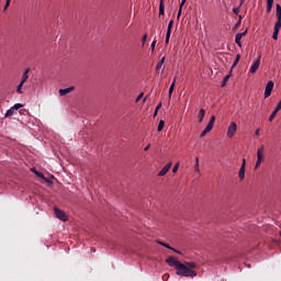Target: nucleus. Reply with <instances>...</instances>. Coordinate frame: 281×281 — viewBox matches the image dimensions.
I'll return each instance as SVG.
<instances>
[{
	"label": "nucleus",
	"instance_id": "f257e3e1",
	"mask_svg": "<svg viewBox=\"0 0 281 281\" xmlns=\"http://www.w3.org/2000/svg\"><path fill=\"white\" fill-rule=\"evenodd\" d=\"M176 273L182 278H196V271L188 268V266H184V263L178 266Z\"/></svg>",
	"mask_w": 281,
	"mask_h": 281
},
{
	"label": "nucleus",
	"instance_id": "9b49d317",
	"mask_svg": "<svg viewBox=\"0 0 281 281\" xmlns=\"http://www.w3.org/2000/svg\"><path fill=\"white\" fill-rule=\"evenodd\" d=\"M212 128H214V124L207 123L205 128L202 131L200 137H205L207 135V133H210V131H212Z\"/></svg>",
	"mask_w": 281,
	"mask_h": 281
},
{
	"label": "nucleus",
	"instance_id": "c85d7f7f",
	"mask_svg": "<svg viewBox=\"0 0 281 281\" xmlns=\"http://www.w3.org/2000/svg\"><path fill=\"white\" fill-rule=\"evenodd\" d=\"M241 21H243V18L239 15V20H238L237 23L235 24L234 30H238V27H240Z\"/></svg>",
	"mask_w": 281,
	"mask_h": 281
},
{
	"label": "nucleus",
	"instance_id": "7c9ffc66",
	"mask_svg": "<svg viewBox=\"0 0 281 281\" xmlns=\"http://www.w3.org/2000/svg\"><path fill=\"white\" fill-rule=\"evenodd\" d=\"M280 34V31H273V34H272V38L274 40V41H278V35Z\"/></svg>",
	"mask_w": 281,
	"mask_h": 281
},
{
	"label": "nucleus",
	"instance_id": "f8f14e48",
	"mask_svg": "<svg viewBox=\"0 0 281 281\" xmlns=\"http://www.w3.org/2000/svg\"><path fill=\"white\" fill-rule=\"evenodd\" d=\"M260 67V58H258L250 67V74H256Z\"/></svg>",
	"mask_w": 281,
	"mask_h": 281
},
{
	"label": "nucleus",
	"instance_id": "a18cd8bd",
	"mask_svg": "<svg viewBox=\"0 0 281 281\" xmlns=\"http://www.w3.org/2000/svg\"><path fill=\"white\" fill-rule=\"evenodd\" d=\"M169 276L168 274H164L162 276V280H168Z\"/></svg>",
	"mask_w": 281,
	"mask_h": 281
},
{
	"label": "nucleus",
	"instance_id": "bb28decb",
	"mask_svg": "<svg viewBox=\"0 0 281 281\" xmlns=\"http://www.w3.org/2000/svg\"><path fill=\"white\" fill-rule=\"evenodd\" d=\"M23 85L24 83L20 82V85L16 87V93H20V94L23 93V90H22L23 89Z\"/></svg>",
	"mask_w": 281,
	"mask_h": 281
},
{
	"label": "nucleus",
	"instance_id": "864d4df0",
	"mask_svg": "<svg viewBox=\"0 0 281 281\" xmlns=\"http://www.w3.org/2000/svg\"><path fill=\"white\" fill-rule=\"evenodd\" d=\"M160 3H164V0H160Z\"/></svg>",
	"mask_w": 281,
	"mask_h": 281
},
{
	"label": "nucleus",
	"instance_id": "aec40b11",
	"mask_svg": "<svg viewBox=\"0 0 281 281\" xmlns=\"http://www.w3.org/2000/svg\"><path fill=\"white\" fill-rule=\"evenodd\" d=\"M199 122H203V117H205V111L201 109L198 114Z\"/></svg>",
	"mask_w": 281,
	"mask_h": 281
},
{
	"label": "nucleus",
	"instance_id": "a19ab883",
	"mask_svg": "<svg viewBox=\"0 0 281 281\" xmlns=\"http://www.w3.org/2000/svg\"><path fill=\"white\" fill-rule=\"evenodd\" d=\"M160 65H164V63H166V57H162L159 61Z\"/></svg>",
	"mask_w": 281,
	"mask_h": 281
},
{
	"label": "nucleus",
	"instance_id": "ea45409f",
	"mask_svg": "<svg viewBox=\"0 0 281 281\" xmlns=\"http://www.w3.org/2000/svg\"><path fill=\"white\" fill-rule=\"evenodd\" d=\"M162 67H164V65L158 63L156 66L157 71H159V69H161Z\"/></svg>",
	"mask_w": 281,
	"mask_h": 281
},
{
	"label": "nucleus",
	"instance_id": "412c9836",
	"mask_svg": "<svg viewBox=\"0 0 281 281\" xmlns=\"http://www.w3.org/2000/svg\"><path fill=\"white\" fill-rule=\"evenodd\" d=\"M166 125V122L164 120H160L158 123V132L161 133L164 131V126Z\"/></svg>",
	"mask_w": 281,
	"mask_h": 281
},
{
	"label": "nucleus",
	"instance_id": "c756f323",
	"mask_svg": "<svg viewBox=\"0 0 281 281\" xmlns=\"http://www.w3.org/2000/svg\"><path fill=\"white\" fill-rule=\"evenodd\" d=\"M175 91V83H171L169 88V98H172V92Z\"/></svg>",
	"mask_w": 281,
	"mask_h": 281
},
{
	"label": "nucleus",
	"instance_id": "cd10ccee",
	"mask_svg": "<svg viewBox=\"0 0 281 281\" xmlns=\"http://www.w3.org/2000/svg\"><path fill=\"white\" fill-rule=\"evenodd\" d=\"M240 60V55H237L236 58H235V61L232 66V69H234V67H236V65H238V61Z\"/></svg>",
	"mask_w": 281,
	"mask_h": 281
},
{
	"label": "nucleus",
	"instance_id": "72a5a7b5",
	"mask_svg": "<svg viewBox=\"0 0 281 281\" xmlns=\"http://www.w3.org/2000/svg\"><path fill=\"white\" fill-rule=\"evenodd\" d=\"M12 0H7L5 1V4H4V10H8V8H10V2H11Z\"/></svg>",
	"mask_w": 281,
	"mask_h": 281
},
{
	"label": "nucleus",
	"instance_id": "a211bd4d",
	"mask_svg": "<svg viewBox=\"0 0 281 281\" xmlns=\"http://www.w3.org/2000/svg\"><path fill=\"white\" fill-rule=\"evenodd\" d=\"M166 12V5L162 2L159 3V16H164Z\"/></svg>",
	"mask_w": 281,
	"mask_h": 281
},
{
	"label": "nucleus",
	"instance_id": "5701e85b",
	"mask_svg": "<svg viewBox=\"0 0 281 281\" xmlns=\"http://www.w3.org/2000/svg\"><path fill=\"white\" fill-rule=\"evenodd\" d=\"M172 25H175V21L171 20L168 24V27H167V33H171L172 34Z\"/></svg>",
	"mask_w": 281,
	"mask_h": 281
},
{
	"label": "nucleus",
	"instance_id": "09e8293b",
	"mask_svg": "<svg viewBox=\"0 0 281 281\" xmlns=\"http://www.w3.org/2000/svg\"><path fill=\"white\" fill-rule=\"evenodd\" d=\"M255 134L260 135V130H256Z\"/></svg>",
	"mask_w": 281,
	"mask_h": 281
},
{
	"label": "nucleus",
	"instance_id": "2eb2a0df",
	"mask_svg": "<svg viewBox=\"0 0 281 281\" xmlns=\"http://www.w3.org/2000/svg\"><path fill=\"white\" fill-rule=\"evenodd\" d=\"M75 87H69L65 89H59V95H67V93H71V91H75Z\"/></svg>",
	"mask_w": 281,
	"mask_h": 281
},
{
	"label": "nucleus",
	"instance_id": "4468645a",
	"mask_svg": "<svg viewBox=\"0 0 281 281\" xmlns=\"http://www.w3.org/2000/svg\"><path fill=\"white\" fill-rule=\"evenodd\" d=\"M27 78H30V68H26L25 71L22 75L21 83L25 85L27 82Z\"/></svg>",
	"mask_w": 281,
	"mask_h": 281
},
{
	"label": "nucleus",
	"instance_id": "0eeeda50",
	"mask_svg": "<svg viewBox=\"0 0 281 281\" xmlns=\"http://www.w3.org/2000/svg\"><path fill=\"white\" fill-rule=\"evenodd\" d=\"M276 83L273 81H268L265 89V98H269L271 95V91H273V87Z\"/></svg>",
	"mask_w": 281,
	"mask_h": 281
},
{
	"label": "nucleus",
	"instance_id": "de8ad7c7",
	"mask_svg": "<svg viewBox=\"0 0 281 281\" xmlns=\"http://www.w3.org/2000/svg\"><path fill=\"white\" fill-rule=\"evenodd\" d=\"M171 85H173V87L177 85V78L173 79Z\"/></svg>",
	"mask_w": 281,
	"mask_h": 281
},
{
	"label": "nucleus",
	"instance_id": "423d86ee",
	"mask_svg": "<svg viewBox=\"0 0 281 281\" xmlns=\"http://www.w3.org/2000/svg\"><path fill=\"white\" fill-rule=\"evenodd\" d=\"M246 168H247V160L244 158L241 167L238 172L239 181H243L245 179Z\"/></svg>",
	"mask_w": 281,
	"mask_h": 281
},
{
	"label": "nucleus",
	"instance_id": "c03bdc74",
	"mask_svg": "<svg viewBox=\"0 0 281 281\" xmlns=\"http://www.w3.org/2000/svg\"><path fill=\"white\" fill-rule=\"evenodd\" d=\"M145 151H148L150 150V145H147L145 148H144Z\"/></svg>",
	"mask_w": 281,
	"mask_h": 281
},
{
	"label": "nucleus",
	"instance_id": "1a4fd4ad",
	"mask_svg": "<svg viewBox=\"0 0 281 281\" xmlns=\"http://www.w3.org/2000/svg\"><path fill=\"white\" fill-rule=\"evenodd\" d=\"M172 168V162L167 164L158 173V177H166L168 175V171Z\"/></svg>",
	"mask_w": 281,
	"mask_h": 281
},
{
	"label": "nucleus",
	"instance_id": "393cba45",
	"mask_svg": "<svg viewBox=\"0 0 281 281\" xmlns=\"http://www.w3.org/2000/svg\"><path fill=\"white\" fill-rule=\"evenodd\" d=\"M194 170L195 172H201V169L199 168V157L195 158Z\"/></svg>",
	"mask_w": 281,
	"mask_h": 281
},
{
	"label": "nucleus",
	"instance_id": "79ce46f5",
	"mask_svg": "<svg viewBox=\"0 0 281 281\" xmlns=\"http://www.w3.org/2000/svg\"><path fill=\"white\" fill-rule=\"evenodd\" d=\"M159 109H161V103H158V105L156 106V113L159 112Z\"/></svg>",
	"mask_w": 281,
	"mask_h": 281
},
{
	"label": "nucleus",
	"instance_id": "8fccbe9b",
	"mask_svg": "<svg viewBox=\"0 0 281 281\" xmlns=\"http://www.w3.org/2000/svg\"><path fill=\"white\" fill-rule=\"evenodd\" d=\"M157 115V110H155L154 117Z\"/></svg>",
	"mask_w": 281,
	"mask_h": 281
},
{
	"label": "nucleus",
	"instance_id": "49530a36",
	"mask_svg": "<svg viewBox=\"0 0 281 281\" xmlns=\"http://www.w3.org/2000/svg\"><path fill=\"white\" fill-rule=\"evenodd\" d=\"M146 38H147V35L145 34V35L143 36V43H146Z\"/></svg>",
	"mask_w": 281,
	"mask_h": 281
},
{
	"label": "nucleus",
	"instance_id": "9d476101",
	"mask_svg": "<svg viewBox=\"0 0 281 281\" xmlns=\"http://www.w3.org/2000/svg\"><path fill=\"white\" fill-rule=\"evenodd\" d=\"M280 110H281V100L279 101V103L277 104L276 109L273 110V112L269 116V122H271L272 120H276V116L278 115V112Z\"/></svg>",
	"mask_w": 281,
	"mask_h": 281
},
{
	"label": "nucleus",
	"instance_id": "f03ea898",
	"mask_svg": "<svg viewBox=\"0 0 281 281\" xmlns=\"http://www.w3.org/2000/svg\"><path fill=\"white\" fill-rule=\"evenodd\" d=\"M265 161V146L262 145L258 150H257V162H256V168L260 166Z\"/></svg>",
	"mask_w": 281,
	"mask_h": 281
},
{
	"label": "nucleus",
	"instance_id": "6e6552de",
	"mask_svg": "<svg viewBox=\"0 0 281 281\" xmlns=\"http://www.w3.org/2000/svg\"><path fill=\"white\" fill-rule=\"evenodd\" d=\"M237 125L236 123H231V125L228 126V130H227V137H234V135L236 134V131H237Z\"/></svg>",
	"mask_w": 281,
	"mask_h": 281
},
{
	"label": "nucleus",
	"instance_id": "7ed1b4c3",
	"mask_svg": "<svg viewBox=\"0 0 281 281\" xmlns=\"http://www.w3.org/2000/svg\"><path fill=\"white\" fill-rule=\"evenodd\" d=\"M19 109H23V104L15 103L5 112L4 117H12V115H14V111H19Z\"/></svg>",
	"mask_w": 281,
	"mask_h": 281
},
{
	"label": "nucleus",
	"instance_id": "37998d69",
	"mask_svg": "<svg viewBox=\"0 0 281 281\" xmlns=\"http://www.w3.org/2000/svg\"><path fill=\"white\" fill-rule=\"evenodd\" d=\"M181 10H182V9H179L177 19H181Z\"/></svg>",
	"mask_w": 281,
	"mask_h": 281
},
{
	"label": "nucleus",
	"instance_id": "4c0bfd02",
	"mask_svg": "<svg viewBox=\"0 0 281 281\" xmlns=\"http://www.w3.org/2000/svg\"><path fill=\"white\" fill-rule=\"evenodd\" d=\"M142 98H144L143 92L138 94V97L136 98V102H139V100H142Z\"/></svg>",
	"mask_w": 281,
	"mask_h": 281
},
{
	"label": "nucleus",
	"instance_id": "6ab92c4d",
	"mask_svg": "<svg viewBox=\"0 0 281 281\" xmlns=\"http://www.w3.org/2000/svg\"><path fill=\"white\" fill-rule=\"evenodd\" d=\"M271 8H273V0H267V13L271 12Z\"/></svg>",
	"mask_w": 281,
	"mask_h": 281
},
{
	"label": "nucleus",
	"instance_id": "a878e982",
	"mask_svg": "<svg viewBox=\"0 0 281 281\" xmlns=\"http://www.w3.org/2000/svg\"><path fill=\"white\" fill-rule=\"evenodd\" d=\"M281 29V20L278 19V21L274 24V30L280 32Z\"/></svg>",
	"mask_w": 281,
	"mask_h": 281
},
{
	"label": "nucleus",
	"instance_id": "20e7f679",
	"mask_svg": "<svg viewBox=\"0 0 281 281\" xmlns=\"http://www.w3.org/2000/svg\"><path fill=\"white\" fill-rule=\"evenodd\" d=\"M54 212H55L56 218H58L59 221H64V223L67 222V214L64 211H61L58 207H55Z\"/></svg>",
	"mask_w": 281,
	"mask_h": 281
},
{
	"label": "nucleus",
	"instance_id": "c9c22d12",
	"mask_svg": "<svg viewBox=\"0 0 281 281\" xmlns=\"http://www.w3.org/2000/svg\"><path fill=\"white\" fill-rule=\"evenodd\" d=\"M187 1H188V0H182V1H181L180 7H179L180 10H183V5H186V2H187Z\"/></svg>",
	"mask_w": 281,
	"mask_h": 281
},
{
	"label": "nucleus",
	"instance_id": "39448f33",
	"mask_svg": "<svg viewBox=\"0 0 281 281\" xmlns=\"http://www.w3.org/2000/svg\"><path fill=\"white\" fill-rule=\"evenodd\" d=\"M166 262L169 265V267H176V269L179 268V265H181V261L177 260V258L169 256L166 259Z\"/></svg>",
	"mask_w": 281,
	"mask_h": 281
},
{
	"label": "nucleus",
	"instance_id": "dca6fc26",
	"mask_svg": "<svg viewBox=\"0 0 281 281\" xmlns=\"http://www.w3.org/2000/svg\"><path fill=\"white\" fill-rule=\"evenodd\" d=\"M159 245H161L162 247H166L167 249H171L172 251H175L176 254H181V251L170 247V245L164 243V241H159Z\"/></svg>",
	"mask_w": 281,
	"mask_h": 281
},
{
	"label": "nucleus",
	"instance_id": "f704fd0d",
	"mask_svg": "<svg viewBox=\"0 0 281 281\" xmlns=\"http://www.w3.org/2000/svg\"><path fill=\"white\" fill-rule=\"evenodd\" d=\"M155 45H157V40H154L151 43V52H155Z\"/></svg>",
	"mask_w": 281,
	"mask_h": 281
},
{
	"label": "nucleus",
	"instance_id": "ddd939ff",
	"mask_svg": "<svg viewBox=\"0 0 281 281\" xmlns=\"http://www.w3.org/2000/svg\"><path fill=\"white\" fill-rule=\"evenodd\" d=\"M247 34V30H245L243 33H237L235 36V43L240 47V41L243 37Z\"/></svg>",
	"mask_w": 281,
	"mask_h": 281
},
{
	"label": "nucleus",
	"instance_id": "4be33fe9",
	"mask_svg": "<svg viewBox=\"0 0 281 281\" xmlns=\"http://www.w3.org/2000/svg\"><path fill=\"white\" fill-rule=\"evenodd\" d=\"M276 8H277V19L281 20V5L276 4Z\"/></svg>",
	"mask_w": 281,
	"mask_h": 281
},
{
	"label": "nucleus",
	"instance_id": "e433bc0d",
	"mask_svg": "<svg viewBox=\"0 0 281 281\" xmlns=\"http://www.w3.org/2000/svg\"><path fill=\"white\" fill-rule=\"evenodd\" d=\"M177 170H179V162L175 165V167L172 168V172H177Z\"/></svg>",
	"mask_w": 281,
	"mask_h": 281
},
{
	"label": "nucleus",
	"instance_id": "3c124183",
	"mask_svg": "<svg viewBox=\"0 0 281 281\" xmlns=\"http://www.w3.org/2000/svg\"><path fill=\"white\" fill-rule=\"evenodd\" d=\"M38 177H43V173H37Z\"/></svg>",
	"mask_w": 281,
	"mask_h": 281
},
{
	"label": "nucleus",
	"instance_id": "2f4dec72",
	"mask_svg": "<svg viewBox=\"0 0 281 281\" xmlns=\"http://www.w3.org/2000/svg\"><path fill=\"white\" fill-rule=\"evenodd\" d=\"M170 34L171 33H167L166 34V40H165V43L168 45V43H170Z\"/></svg>",
	"mask_w": 281,
	"mask_h": 281
},
{
	"label": "nucleus",
	"instance_id": "603ef678",
	"mask_svg": "<svg viewBox=\"0 0 281 281\" xmlns=\"http://www.w3.org/2000/svg\"><path fill=\"white\" fill-rule=\"evenodd\" d=\"M248 269L251 267L250 265H247Z\"/></svg>",
	"mask_w": 281,
	"mask_h": 281
},
{
	"label": "nucleus",
	"instance_id": "f3484780",
	"mask_svg": "<svg viewBox=\"0 0 281 281\" xmlns=\"http://www.w3.org/2000/svg\"><path fill=\"white\" fill-rule=\"evenodd\" d=\"M184 266L188 268V269H196V262L194 261H187L184 262Z\"/></svg>",
	"mask_w": 281,
	"mask_h": 281
},
{
	"label": "nucleus",
	"instance_id": "58836bf2",
	"mask_svg": "<svg viewBox=\"0 0 281 281\" xmlns=\"http://www.w3.org/2000/svg\"><path fill=\"white\" fill-rule=\"evenodd\" d=\"M233 12H234V14H238V12H240V9L239 8H234Z\"/></svg>",
	"mask_w": 281,
	"mask_h": 281
},
{
	"label": "nucleus",
	"instance_id": "473e14b6",
	"mask_svg": "<svg viewBox=\"0 0 281 281\" xmlns=\"http://www.w3.org/2000/svg\"><path fill=\"white\" fill-rule=\"evenodd\" d=\"M214 122H216V116H211L209 123L214 125Z\"/></svg>",
	"mask_w": 281,
	"mask_h": 281
},
{
	"label": "nucleus",
	"instance_id": "b1692460",
	"mask_svg": "<svg viewBox=\"0 0 281 281\" xmlns=\"http://www.w3.org/2000/svg\"><path fill=\"white\" fill-rule=\"evenodd\" d=\"M232 77V75H226L222 81V87H225V85H227V80H229V78Z\"/></svg>",
	"mask_w": 281,
	"mask_h": 281
}]
</instances>
